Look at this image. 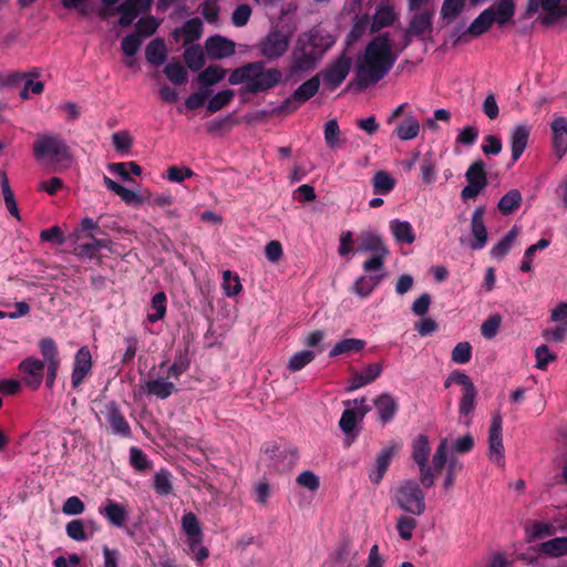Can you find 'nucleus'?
<instances>
[{
	"label": "nucleus",
	"instance_id": "28",
	"mask_svg": "<svg viewBox=\"0 0 567 567\" xmlns=\"http://www.w3.org/2000/svg\"><path fill=\"white\" fill-rule=\"evenodd\" d=\"M100 514L115 527H123L128 517L125 506L112 499H107L105 506L100 508Z\"/></svg>",
	"mask_w": 567,
	"mask_h": 567
},
{
	"label": "nucleus",
	"instance_id": "33",
	"mask_svg": "<svg viewBox=\"0 0 567 567\" xmlns=\"http://www.w3.org/2000/svg\"><path fill=\"white\" fill-rule=\"evenodd\" d=\"M523 202L522 194L518 189L508 190L498 202L497 208L503 215H511L516 212Z\"/></svg>",
	"mask_w": 567,
	"mask_h": 567
},
{
	"label": "nucleus",
	"instance_id": "32",
	"mask_svg": "<svg viewBox=\"0 0 567 567\" xmlns=\"http://www.w3.org/2000/svg\"><path fill=\"white\" fill-rule=\"evenodd\" d=\"M539 554L548 557L567 555V537H556L538 545Z\"/></svg>",
	"mask_w": 567,
	"mask_h": 567
},
{
	"label": "nucleus",
	"instance_id": "8",
	"mask_svg": "<svg viewBox=\"0 0 567 567\" xmlns=\"http://www.w3.org/2000/svg\"><path fill=\"white\" fill-rule=\"evenodd\" d=\"M431 453L430 442L426 435L420 434L412 444V458L416 463L420 472V483L423 487L430 488L435 483V474L429 465Z\"/></svg>",
	"mask_w": 567,
	"mask_h": 567
},
{
	"label": "nucleus",
	"instance_id": "14",
	"mask_svg": "<svg viewBox=\"0 0 567 567\" xmlns=\"http://www.w3.org/2000/svg\"><path fill=\"white\" fill-rule=\"evenodd\" d=\"M102 413L114 434L123 437H130L132 435L131 426L115 401L107 402Z\"/></svg>",
	"mask_w": 567,
	"mask_h": 567
},
{
	"label": "nucleus",
	"instance_id": "55",
	"mask_svg": "<svg viewBox=\"0 0 567 567\" xmlns=\"http://www.w3.org/2000/svg\"><path fill=\"white\" fill-rule=\"evenodd\" d=\"M66 535L76 542H85L89 539V533L85 532L84 520L73 519L65 526Z\"/></svg>",
	"mask_w": 567,
	"mask_h": 567
},
{
	"label": "nucleus",
	"instance_id": "10",
	"mask_svg": "<svg viewBox=\"0 0 567 567\" xmlns=\"http://www.w3.org/2000/svg\"><path fill=\"white\" fill-rule=\"evenodd\" d=\"M467 185L461 190L463 200L476 198L487 186L486 165L483 159L473 162L465 172Z\"/></svg>",
	"mask_w": 567,
	"mask_h": 567
},
{
	"label": "nucleus",
	"instance_id": "31",
	"mask_svg": "<svg viewBox=\"0 0 567 567\" xmlns=\"http://www.w3.org/2000/svg\"><path fill=\"white\" fill-rule=\"evenodd\" d=\"M145 56L151 64L155 66L162 65L167 56V50L164 40L161 38L152 40L146 47Z\"/></svg>",
	"mask_w": 567,
	"mask_h": 567
},
{
	"label": "nucleus",
	"instance_id": "35",
	"mask_svg": "<svg viewBox=\"0 0 567 567\" xmlns=\"http://www.w3.org/2000/svg\"><path fill=\"white\" fill-rule=\"evenodd\" d=\"M226 72L227 71L219 65H209L198 74L197 81L203 89H206L220 82L225 78Z\"/></svg>",
	"mask_w": 567,
	"mask_h": 567
},
{
	"label": "nucleus",
	"instance_id": "13",
	"mask_svg": "<svg viewBox=\"0 0 567 567\" xmlns=\"http://www.w3.org/2000/svg\"><path fill=\"white\" fill-rule=\"evenodd\" d=\"M502 424V415L498 412L494 413L488 430V456L492 462L498 465L504 463Z\"/></svg>",
	"mask_w": 567,
	"mask_h": 567
},
{
	"label": "nucleus",
	"instance_id": "20",
	"mask_svg": "<svg viewBox=\"0 0 567 567\" xmlns=\"http://www.w3.org/2000/svg\"><path fill=\"white\" fill-rule=\"evenodd\" d=\"M484 214L485 207L480 206L472 215L471 231L474 240L471 241L470 246L474 250L482 249L487 243V230L484 225Z\"/></svg>",
	"mask_w": 567,
	"mask_h": 567
},
{
	"label": "nucleus",
	"instance_id": "52",
	"mask_svg": "<svg viewBox=\"0 0 567 567\" xmlns=\"http://www.w3.org/2000/svg\"><path fill=\"white\" fill-rule=\"evenodd\" d=\"M234 97V91L224 90L216 93L208 102L207 110L209 113H216L228 105Z\"/></svg>",
	"mask_w": 567,
	"mask_h": 567
},
{
	"label": "nucleus",
	"instance_id": "38",
	"mask_svg": "<svg viewBox=\"0 0 567 567\" xmlns=\"http://www.w3.org/2000/svg\"><path fill=\"white\" fill-rule=\"evenodd\" d=\"M420 128L419 121L413 115H409L396 126L395 134L401 141H410L419 135Z\"/></svg>",
	"mask_w": 567,
	"mask_h": 567
},
{
	"label": "nucleus",
	"instance_id": "63",
	"mask_svg": "<svg viewBox=\"0 0 567 567\" xmlns=\"http://www.w3.org/2000/svg\"><path fill=\"white\" fill-rule=\"evenodd\" d=\"M502 323V317L496 313L493 316H489L481 326V333L486 339H493Z\"/></svg>",
	"mask_w": 567,
	"mask_h": 567
},
{
	"label": "nucleus",
	"instance_id": "60",
	"mask_svg": "<svg viewBox=\"0 0 567 567\" xmlns=\"http://www.w3.org/2000/svg\"><path fill=\"white\" fill-rule=\"evenodd\" d=\"M555 328H547L542 331V337L547 342H564L567 338V322H559Z\"/></svg>",
	"mask_w": 567,
	"mask_h": 567
},
{
	"label": "nucleus",
	"instance_id": "49",
	"mask_svg": "<svg viewBox=\"0 0 567 567\" xmlns=\"http://www.w3.org/2000/svg\"><path fill=\"white\" fill-rule=\"evenodd\" d=\"M154 489L161 496H167L173 492L171 474L166 470H161L154 476Z\"/></svg>",
	"mask_w": 567,
	"mask_h": 567
},
{
	"label": "nucleus",
	"instance_id": "24",
	"mask_svg": "<svg viewBox=\"0 0 567 567\" xmlns=\"http://www.w3.org/2000/svg\"><path fill=\"white\" fill-rule=\"evenodd\" d=\"M206 51L212 59H223L234 54L235 44L220 35H214L206 40Z\"/></svg>",
	"mask_w": 567,
	"mask_h": 567
},
{
	"label": "nucleus",
	"instance_id": "21",
	"mask_svg": "<svg viewBox=\"0 0 567 567\" xmlns=\"http://www.w3.org/2000/svg\"><path fill=\"white\" fill-rule=\"evenodd\" d=\"M399 14L394 7L389 3H382L377 7L371 19L370 33H375L383 28L391 27L398 20Z\"/></svg>",
	"mask_w": 567,
	"mask_h": 567
},
{
	"label": "nucleus",
	"instance_id": "36",
	"mask_svg": "<svg viewBox=\"0 0 567 567\" xmlns=\"http://www.w3.org/2000/svg\"><path fill=\"white\" fill-rule=\"evenodd\" d=\"M476 396H477V390L471 389L468 391H463L462 396L460 399L458 403V412L460 415L465 417L466 420L464 423L466 425L471 424V414L473 413L475 405H476Z\"/></svg>",
	"mask_w": 567,
	"mask_h": 567
},
{
	"label": "nucleus",
	"instance_id": "22",
	"mask_svg": "<svg viewBox=\"0 0 567 567\" xmlns=\"http://www.w3.org/2000/svg\"><path fill=\"white\" fill-rule=\"evenodd\" d=\"M553 147L558 158L567 153V118L557 117L551 122Z\"/></svg>",
	"mask_w": 567,
	"mask_h": 567
},
{
	"label": "nucleus",
	"instance_id": "58",
	"mask_svg": "<svg viewBox=\"0 0 567 567\" xmlns=\"http://www.w3.org/2000/svg\"><path fill=\"white\" fill-rule=\"evenodd\" d=\"M158 25H159L158 21L152 16L141 18L136 23L135 34H138V37L141 39L151 37L152 34H154L156 32Z\"/></svg>",
	"mask_w": 567,
	"mask_h": 567
},
{
	"label": "nucleus",
	"instance_id": "62",
	"mask_svg": "<svg viewBox=\"0 0 567 567\" xmlns=\"http://www.w3.org/2000/svg\"><path fill=\"white\" fill-rule=\"evenodd\" d=\"M130 463L138 472L146 471L151 467V462L145 453L138 447L130 449Z\"/></svg>",
	"mask_w": 567,
	"mask_h": 567
},
{
	"label": "nucleus",
	"instance_id": "64",
	"mask_svg": "<svg viewBox=\"0 0 567 567\" xmlns=\"http://www.w3.org/2000/svg\"><path fill=\"white\" fill-rule=\"evenodd\" d=\"M472 358V347L468 342H458L452 351V360L455 363H467Z\"/></svg>",
	"mask_w": 567,
	"mask_h": 567
},
{
	"label": "nucleus",
	"instance_id": "1",
	"mask_svg": "<svg viewBox=\"0 0 567 567\" xmlns=\"http://www.w3.org/2000/svg\"><path fill=\"white\" fill-rule=\"evenodd\" d=\"M399 52V48L394 51L389 32L374 37L357 60L355 72L359 85L368 87L383 79L394 65Z\"/></svg>",
	"mask_w": 567,
	"mask_h": 567
},
{
	"label": "nucleus",
	"instance_id": "45",
	"mask_svg": "<svg viewBox=\"0 0 567 567\" xmlns=\"http://www.w3.org/2000/svg\"><path fill=\"white\" fill-rule=\"evenodd\" d=\"M164 73L175 85H182L187 81V71L179 62L167 63Z\"/></svg>",
	"mask_w": 567,
	"mask_h": 567
},
{
	"label": "nucleus",
	"instance_id": "4",
	"mask_svg": "<svg viewBox=\"0 0 567 567\" xmlns=\"http://www.w3.org/2000/svg\"><path fill=\"white\" fill-rule=\"evenodd\" d=\"M33 156L38 161L49 159L51 163L70 166L72 154L63 138L56 134H42L33 143Z\"/></svg>",
	"mask_w": 567,
	"mask_h": 567
},
{
	"label": "nucleus",
	"instance_id": "50",
	"mask_svg": "<svg viewBox=\"0 0 567 567\" xmlns=\"http://www.w3.org/2000/svg\"><path fill=\"white\" fill-rule=\"evenodd\" d=\"M223 290L227 297L237 296L243 287L239 280V277L233 274L230 270H225L223 272Z\"/></svg>",
	"mask_w": 567,
	"mask_h": 567
},
{
	"label": "nucleus",
	"instance_id": "7",
	"mask_svg": "<svg viewBox=\"0 0 567 567\" xmlns=\"http://www.w3.org/2000/svg\"><path fill=\"white\" fill-rule=\"evenodd\" d=\"M433 9L425 8L415 11L408 24V28L404 31L399 51L402 52L405 50L411 44L413 39L426 40L430 38L433 32Z\"/></svg>",
	"mask_w": 567,
	"mask_h": 567
},
{
	"label": "nucleus",
	"instance_id": "41",
	"mask_svg": "<svg viewBox=\"0 0 567 567\" xmlns=\"http://www.w3.org/2000/svg\"><path fill=\"white\" fill-rule=\"evenodd\" d=\"M374 194L385 195L392 192L395 179L385 171H378L372 179Z\"/></svg>",
	"mask_w": 567,
	"mask_h": 567
},
{
	"label": "nucleus",
	"instance_id": "47",
	"mask_svg": "<svg viewBox=\"0 0 567 567\" xmlns=\"http://www.w3.org/2000/svg\"><path fill=\"white\" fill-rule=\"evenodd\" d=\"M316 358V353L311 350H302L296 352L288 362V370L291 372H297L303 369L307 364H309Z\"/></svg>",
	"mask_w": 567,
	"mask_h": 567
},
{
	"label": "nucleus",
	"instance_id": "9",
	"mask_svg": "<svg viewBox=\"0 0 567 567\" xmlns=\"http://www.w3.org/2000/svg\"><path fill=\"white\" fill-rule=\"evenodd\" d=\"M320 87L319 75H315L299 85L292 95L287 97L281 105L275 109V113L290 114L297 111L303 103L313 97Z\"/></svg>",
	"mask_w": 567,
	"mask_h": 567
},
{
	"label": "nucleus",
	"instance_id": "17",
	"mask_svg": "<svg viewBox=\"0 0 567 567\" xmlns=\"http://www.w3.org/2000/svg\"><path fill=\"white\" fill-rule=\"evenodd\" d=\"M151 9V0H125L115 8L121 13L118 24L123 28L130 27L140 13H145Z\"/></svg>",
	"mask_w": 567,
	"mask_h": 567
},
{
	"label": "nucleus",
	"instance_id": "6",
	"mask_svg": "<svg viewBox=\"0 0 567 567\" xmlns=\"http://www.w3.org/2000/svg\"><path fill=\"white\" fill-rule=\"evenodd\" d=\"M357 244L358 251L373 252V256L363 262V270L365 272L380 270L390 254L382 238L373 231H361L357 237Z\"/></svg>",
	"mask_w": 567,
	"mask_h": 567
},
{
	"label": "nucleus",
	"instance_id": "23",
	"mask_svg": "<svg viewBox=\"0 0 567 567\" xmlns=\"http://www.w3.org/2000/svg\"><path fill=\"white\" fill-rule=\"evenodd\" d=\"M374 406L379 416V420L385 424L392 421L398 411V402L390 393H382L378 395L374 401Z\"/></svg>",
	"mask_w": 567,
	"mask_h": 567
},
{
	"label": "nucleus",
	"instance_id": "12",
	"mask_svg": "<svg viewBox=\"0 0 567 567\" xmlns=\"http://www.w3.org/2000/svg\"><path fill=\"white\" fill-rule=\"evenodd\" d=\"M350 69L351 60L348 56L341 55L317 75L321 76L323 84L332 91L346 80Z\"/></svg>",
	"mask_w": 567,
	"mask_h": 567
},
{
	"label": "nucleus",
	"instance_id": "51",
	"mask_svg": "<svg viewBox=\"0 0 567 567\" xmlns=\"http://www.w3.org/2000/svg\"><path fill=\"white\" fill-rule=\"evenodd\" d=\"M183 34L186 37L184 43L187 44L200 38L203 23L198 18L187 20L182 27Z\"/></svg>",
	"mask_w": 567,
	"mask_h": 567
},
{
	"label": "nucleus",
	"instance_id": "40",
	"mask_svg": "<svg viewBox=\"0 0 567 567\" xmlns=\"http://www.w3.org/2000/svg\"><path fill=\"white\" fill-rule=\"evenodd\" d=\"M383 276H360L354 285L353 291L361 298H365L371 295L374 288L380 284Z\"/></svg>",
	"mask_w": 567,
	"mask_h": 567
},
{
	"label": "nucleus",
	"instance_id": "2",
	"mask_svg": "<svg viewBox=\"0 0 567 567\" xmlns=\"http://www.w3.org/2000/svg\"><path fill=\"white\" fill-rule=\"evenodd\" d=\"M331 44V38L323 37L318 31L300 34L291 52L289 78L300 80L306 73L313 71Z\"/></svg>",
	"mask_w": 567,
	"mask_h": 567
},
{
	"label": "nucleus",
	"instance_id": "29",
	"mask_svg": "<svg viewBox=\"0 0 567 567\" xmlns=\"http://www.w3.org/2000/svg\"><path fill=\"white\" fill-rule=\"evenodd\" d=\"M145 391L150 395L165 400L176 392V386L173 382L167 381L164 378H157L145 383Z\"/></svg>",
	"mask_w": 567,
	"mask_h": 567
},
{
	"label": "nucleus",
	"instance_id": "16",
	"mask_svg": "<svg viewBox=\"0 0 567 567\" xmlns=\"http://www.w3.org/2000/svg\"><path fill=\"white\" fill-rule=\"evenodd\" d=\"M401 445L398 443H391L383 447L375 458L374 467L371 470L369 477L375 485L380 484L384 474L386 473L393 457L399 452Z\"/></svg>",
	"mask_w": 567,
	"mask_h": 567
},
{
	"label": "nucleus",
	"instance_id": "61",
	"mask_svg": "<svg viewBox=\"0 0 567 567\" xmlns=\"http://www.w3.org/2000/svg\"><path fill=\"white\" fill-rule=\"evenodd\" d=\"M340 133L337 120H329L324 124V140L330 148H336L339 145Z\"/></svg>",
	"mask_w": 567,
	"mask_h": 567
},
{
	"label": "nucleus",
	"instance_id": "59",
	"mask_svg": "<svg viewBox=\"0 0 567 567\" xmlns=\"http://www.w3.org/2000/svg\"><path fill=\"white\" fill-rule=\"evenodd\" d=\"M535 358H536V368L539 370H546L548 367V363L554 362L557 360V354L554 352H550L548 346L542 344L536 348L535 350Z\"/></svg>",
	"mask_w": 567,
	"mask_h": 567
},
{
	"label": "nucleus",
	"instance_id": "46",
	"mask_svg": "<svg viewBox=\"0 0 567 567\" xmlns=\"http://www.w3.org/2000/svg\"><path fill=\"white\" fill-rule=\"evenodd\" d=\"M416 526L417 522L411 515H400L395 524L400 537L404 540H410L412 538Z\"/></svg>",
	"mask_w": 567,
	"mask_h": 567
},
{
	"label": "nucleus",
	"instance_id": "5",
	"mask_svg": "<svg viewBox=\"0 0 567 567\" xmlns=\"http://www.w3.org/2000/svg\"><path fill=\"white\" fill-rule=\"evenodd\" d=\"M421 483L414 480L402 481L394 489L395 505L410 515L421 516L426 511L425 493L422 491Z\"/></svg>",
	"mask_w": 567,
	"mask_h": 567
},
{
	"label": "nucleus",
	"instance_id": "34",
	"mask_svg": "<svg viewBox=\"0 0 567 567\" xmlns=\"http://www.w3.org/2000/svg\"><path fill=\"white\" fill-rule=\"evenodd\" d=\"M13 83L24 81V87L20 93L22 99H29V92L33 94H41L44 89V84L41 81H33L28 73H14L10 75Z\"/></svg>",
	"mask_w": 567,
	"mask_h": 567
},
{
	"label": "nucleus",
	"instance_id": "56",
	"mask_svg": "<svg viewBox=\"0 0 567 567\" xmlns=\"http://www.w3.org/2000/svg\"><path fill=\"white\" fill-rule=\"evenodd\" d=\"M371 28V19L369 14L357 16L354 24L349 33V41L354 42L360 39Z\"/></svg>",
	"mask_w": 567,
	"mask_h": 567
},
{
	"label": "nucleus",
	"instance_id": "27",
	"mask_svg": "<svg viewBox=\"0 0 567 567\" xmlns=\"http://www.w3.org/2000/svg\"><path fill=\"white\" fill-rule=\"evenodd\" d=\"M530 130L526 125H517L511 133L512 159L517 162L527 147Z\"/></svg>",
	"mask_w": 567,
	"mask_h": 567
},
{
	"label": "nucleus",
	"instance_id": "11",
	"mask_svg": "<svg viewBox=\"0 0 567 567\" xmlns=\"http://www.w3.org/2000/svg\"><path fill=\"white\" fill-rule=\"evenodd\" d=\"M290 43L289 35L281 31L275 30L269 32L259 43L258 50L260 55L268 60H276L282 56Z\"/></svg>",
	"mask_w": 567,
	"mask_h": 567
},
{
	"label": "nucleus",
	"instance_id": "3",
	"mask_svg": "<svg viewBox=\"0 0 567 567\" xmlns=\"http://www.w3.org/2000/svg\"><path fill=\"white\" fill-rule=\"evenodd\" d=\"M282 73L277 68L266 69L261 61L249 62L235 69L228 81L231 85L244 84L245 91L251 94L266 92L280 83Z\"/></svg>",
	"mask_w": 567,
	"mask_h": 567
},
{
	"label": "nucleus",
	"instance_id": "18",
	"mask_svg": "<svg viewBox=\"0 0 567 567\" xmlns=\"http://www.w3.org/2000/svg\"><path fill=\"white\" fill-rule=\"evenodd\" d=\"M92 369V355L87 347H82L75 354L74 367L71 375L73 388H79Z\"/></svg>",
	"mask_w": 567,
	"mask_h": 567
},
{
	"label": "nucleus",
	"instance_id": "37",
	"mask_svg": "<svg viewBox=\"0 0 567 567\" xmlns=\"http://www.w3.org/2000/svg\"><path fill=\"white\" fill-rule=\"evenodd\" d=\"M103 182L107 189L115 193L117 196L122 198L126 204H141V197L133 190L125 188L118 183L114 182L112 178L104 176Z\"/></svg>",
	"mask_w": 567,
	"mask_h": 567
},
{
	"label": "nucleus",
	"instance_id": "44",
	"mask_svg": "<svg viewBox=\"0 0 567 567\" xmlns=\"http://www.w3.org/2000/svg\"><path fill=\"white\" fill-rule=\"evenodd\" d=\"M184 60L192 71H199L205 64V55L199 45H192L184 52Z\"/></svg>",
	"mask_w": 567,
	"mask_h": 567
},
{
	"label": "nucleus",
	"instance_id": "43",
	"mask_svg": "<svg viewBox=\"0 0 567 567\" xmlns=\"http://www.w3.org/2000/svg\"><path fill=\"white\" fill-rule=\"evenodd\" d=\"M151 310L147 320L152 323L163 319L166 313V295L163 291L156 292L152 298Z\"/></svg>",
	"mask_w": 567,
	"mask_h": 567
},
{
	"label": "nucleus",
	"instance_id": "42",
	"mask_svg": "<svg viewBox=\"0 0 567 567\" xmlns=\"http://www.w3.org/2000/svg\"><path fill=\"white\" fill-rule=\"evenodd\" d=\"M518 228L514 226L491 250L494 258L502 259L509 251L513 243L518 236Z\"/></svg>",
	"mask_w": 567,
	"mask_h": 567
},
{
	"label": "nucleus",
	"instance_id": "39",
	"mask_svg": "<svg viewBox=\"0 0 567 567\" xmlns=\"http://www.w3.org/2000/svg\"><path fill=\"white\" fill-rule=\"evenodd\" d=\"M365 347V342L361 339L349 338L343 339L334 344L329 355L337 357L340 354H349L353 352H360Z\"/></svg>",
	"mask_w": 567,
	"mask_h": 567
},
{
	"label": "nucleus",
	"instance_id": "30",
	"mask_svg": "<svg viewBox=\"0 0 567 567\" xmlns=\"http://www.w3.org/2000/svg\"><path fill=\"white\" fill-rule=\"evenodd\" d=\"M390 228L399 244L411 245L415 241V234L409 221L394 219L390 223Z\"/></svg>",
	"mask_w": 567,
	"mask_h": 567
},
{
	"label": "nucleus",
	"instance_id": "48",
	"mask_svg": "<svg viewBox=\"0 0 567 567\" xmlns=\"http://www.w3.org/2000/svg\"><path fill=\"white\" fill-rule=\"evenodd\" d=\"M494 11L496 13L495 21L498 24H505L508 21L512 20V18L515 14V3L514 0H499L496 4V8H494Z\"/></svg>",
	"mask_w": 567,
	"mask_h": 567
},
{
	"label": "nucleus",
	"instance_id": "15",
	"mask_svg": "<svg viewBox=\"0 0 567 567\" xmlns=\"http://www.w3.org/2000/svg\"><path fill=\"white\" fill-rule=\"evenodd\" d=\"M45 362L34 358H27L19 364V371L23 375L25 385L38 389L43 380Z\"/></svg>",
	"mask_w": 567,
	"mask_h": 567
},
{
	"label": "nucleus",
	"instance_id": "53",
	"mask_svg": "<svg viewBox=\"0 0 567 567\" xmlns=\"http://www.w3.org/2000/svg\"><path fill=\"white\" fill-rule=\"evenodd\" d=\"M190 365V360L188 358V353L179 352L176 354L173 364L168 368V375L178 379L184 372L188 370Z\"/></svg>",
	"mask_w": 567,
	"mask_h": 567
},
{
	"label": "nucleus",
	"instance_id": "25",
	"mask_svg": "<svg viewBox=\"0 0 567 567\" xmlns=\"http://www.w3.org/2000/svg\"><path fill=\"white\" fill-rule=\"evenodd\" d=\"M182 527L184 533L188 537V545L190 551H195L198 544H202L203 533L198 523V519L194 513H186L182 517Z\"/></svg>",
	"mask_w": 567,
	"mask_h": 567
},
{
	"label": "nucleus",
	"instance_id": "54",
	"mask_svg": "<svg viewBox=\"0 0 567 567\" xmlns=\"http://www.w3.org/2000/svg\"><path fill=\"white\" fill-rule=\"evenodd\" d=\"M421 175L425 184L430 185L436 179V163L431 154H425L421 162Z\"/></svg>",
	"mask_w": 567,
	"mask_h": 567
},
{
	"label": "nucleus",
	"instance_id": "19",
	"mask_svg": "<svg viewBox=\"0 0 567 567\" xmlns=\"http://www.w3.org/2000/svg\"><path fill=\"white\" fill-rule=\"evenodd\" d=\"M383 365L375 362L367 365L360 372H353L347 390L351 392L374 382L381 375Z\"/></svg>",
	"mask_w": 567,
	"mask_h": 567
},
{
	"label": "nucleus",
	"instance_id": "26",
	"mask_svg": "<svg viewBox=\"0 0 567 567\" xmlns=\"http://www.w3.org/2000/svg\"><path fill=\"white\" fill-rule=\"evenodd\" d=\"M496 19V13L494 11V8H487L483 12L480 13V16L474 19V21L470 24L466 32L463 34H468L473 38H477L485 32H487L491 27L493 25Z\"/></svg>",
	"mask_w": 567,
	"mask_h": 567
},
{
	"label": "nucleus",
	"instance_id": "57",
	"mask_svg": "<svg viewBox=\"0 0 567 567\" xmlns=\"http://www.w3.org/2000/svg\"><path fill=\"white\" fill-rule=\"evenodd\" d=\"M40 351L44 361L50 364L52 362L60 363L59 352L53 339L44 338L40 341Z\"/></svg>",
	"mask_w": 567,
	"mask_h": 567
}]
</instances>
